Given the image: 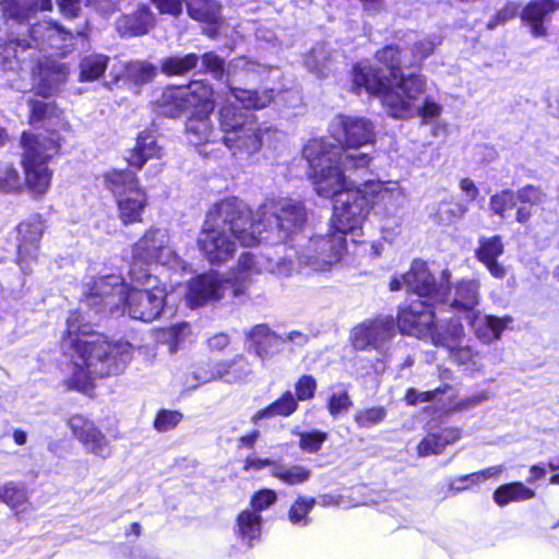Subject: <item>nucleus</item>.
Returning a JSON list of instances; mask_svg holds the SVG:
<instances>
[{"mask_svg": "<svg viewBox=\"0 0 559 559\" xmlns=\"http://www.w3.org/2000/svg\"><path fill=\"white\" fill-rule=\"evenodd\" d=\"M130 283L116 274H103L85 283L87 292L80 302V309L67 319L68 343L75 353L71 385L86 391L95 378L122 372L132 358V347L128 342H108L103 334L96 333L90 323L94 314L108 309L114 313L120 308L122 313L133 320L152 322L165 307L166 286L152 273L128 271Z\"/></svg>", "mask_w": 559, "mask_h": 559, "instance_id": "f257e3e1", "label": "nucleus"}, {"mask_svg": "<svg viewBox=\"0 0 559 559\" xmlns=\"http://www.w3.org/2000/svg\"><path fill=\"white\" fill-rule=\"evenodd\" d=\"M302 155L309 164V176L317 194L335 198L338 228L355 235L372 212L385 240L392 241L400 234L402 212L407 202L405 189L397 181L366 180L357 185L346 175L367 170L372 156L341 150L322 139L308 141Z\"/></svg>", "mask_w": 559, "mask_h": 559, "instance_id": "f03ea898", "label": "nucleus"}, {"mask_svg": "<svg viewBox=\"0 0 559 559\" xmlns=\"http://www.w3.org/2000/svg\"><path fill=\"white\" fill-rule=\"evenodd\" d=\"M439 44L424 37L414 44L411 52L392 45L384 47L376 55L383 69H377L368 61L354 67L353 91L380 96L383 107L393 118L418 116L423 124L433 123L441 116L442 106L432 97L425 96L427 82L424 75H404L402 70L418 67Z\"/></svg>", "mask_w": 559, "mask_h": 559, "instance_id": "7ed1b4c3", "label": "nucleus"}, {"mask_svg": "<svg viewBox=\"0 0 559 559\" xmlns=\"http://www.w3.org/2000/svg\"><path fill=\"white\" fill-rule=\"evenodd\" d=\"M260 224H264V243L280 246L284 253L277 258H269L266 269L285 276L290 275L297 266H308L318 272L330 270L345 251V236L353 234L352 230H342L336 226L335 205L325 236H308L307 211L297 200H266L260 205Z\"/></svg>", "mask_w": 559, "mask_h": 559, "instance_id": "20e7f679", "label": "nucleus"}, {"mask_svg": "<svg viewBox=\"0 0 559 559\" xmlns=\"http://www.w3.org/2000/svg\"><path fill=\"white\" fill-rule=\"evenodd\" d=\"M260 206L255 215L238 198H226L213 205L198 237V246L203 257L213 265L230 260L236 252L237 240L241 246L251 247L264 243V224Z\"/></svg>", "mask_w": 559, "mask_h": 559, "instance_id": "39448f33", "label": "nucleus"}, {"mask_svg": "<svg viewBox=\"0 0 559 559\" xmlns=\"http://www.w3.org/2000/svg\"><path fill=\"white\" fill-rule=\"evenodd\" d=\"M28 107L31 126L45 133L23 132L22 164L29 190L35 195H43L48 191L52 176L48 160L61 146L59 132L70 131V123L52 102L29 99Z\"/></svg>", "mask_w": 559, "mask_h": 559, "instance_id": "423d86ee", "label": "nucleus"}, {"mask_svg": "<svg viewBox=\"0 0 559 559\" xmlns=\"http://www.w3.org/2000/svg\"><path fill=\"white\" fill-rule=\"evenodd\" d=\"M273 98V90L230 88L226 104L219 110V124L224 132L222 141L233 155L239 158L254 155L262 146L264 133L270 131L269 128L262 129L253 115L243 111L237 104L245 109H261Z\"/></svg>", "mask_w": 559, "mask_h": 559, "instance_id": "0eeeda50", "label": "nucleus"}, {"mask_svg": "<svg viewBox=\"0 0 559 559\" xmlns=\"http://www.w3.org/2000/svg\"><path fill=\"white\" fill-rule=\"evenodd\" d=\"M157 263L175 271H185L186 262L170 246V237L166 229L150 228L132 247V260L129 271L136 267V273H151L148 265Z\"/></svg>", "mask_w": 559, "mask_h": 559, "instance_id": "6e6552de", "label": "nucleus"}, {"mask_svg": "<svg viewBox=\"0 0 559 559\" xmlns=\"http://www.w3.org/2000/svg\"><path fill=\"white\" fill-rule=\"evenodd\" d=\"M50 44L56 49L50 57L45 58L38 62L33 78V90L37 95L43 97H51L56 95L61 86L67 82L69 76V69L64 63L55 60L52 57H64L69 51L67 40H72L74 37H48Z\"/></svg>", "mask_w": 559, "mask_h": 559, "instance_id": "1a4fd4ad", "label": "nucleus"}, {"mask_svg": "<svg viewBox=\"0 0 559 559\" xmlns=\"http://www.w3.org/2000/svg\"><path fill=\"white\" fill-rule=\"evenodd\" d=\"M451 273L448 270L441 272L439 288L436 296L441 308L463 314L464 319L472 318L478 311L480 283L476 280H462L454 288L450 286Z\"/></svg>", "mask_w": 559, "mask_h": 559, "instance_id": "9d476101", "label": "nucleus"}, {"mask_svg": "<svg viewBox=\"0 0 559 559\" xmlns=\"http://www.w3.org/2000/svg\"><path fill=\"white\" fill-rule=\"evenodd\" d=\"M233 296L231 278L223 273L209 272L192 277L187 285L186 301L190 308L213 305Z\"/></svg>", "mask_w": 559, "mask_h": 559, "instance_id": "9b49d317", "label": "nucleus"}, {"mask_svg": "<svg viewBox=\"0 0 559 559\" xmlns=\"http://www.w3.org/2000/svg\"><path fill=\"white\" fill-rule=\"evenodd\" d=\"M433 302L419 298L412 299L400 308L396 326L402 334L417 338L436 340L442 342L440 336L433 334L436 311Z\"/></svg>", "mask_w": 559, "mask_h": 559, "instance_id": "f8f14e48", "label": "nucleus"}, {"mask_svg": "<svg viewBox=\"0 0 559 559\" xmlns=\"http://www.w3.org/2000/svg\"><path fill=\"white\" fill-rule=\"evenodd\" d=\"M396 335V322L393 317L385 316L365 321L352 331V344L358 350L374 349L386 354Z\"/></svg>", "mask_w": 559, "mask_h": 559, "instance_id": "ddd939ff", "label": "nucleus"}, {"mask_svg": "<svg viewBox=\"0 0 559 559\" xmlns=\"http://www.w3.org/2000/svg\"><path fill=\"white\" fill-rule=\"evenodd\" d=\"M213 96L212 87L204 81H192L187 86H168L157 100L160 112L176 117L182 111L194 108L200 102Z\"/></svg>", "mask_w": 559, "mask_h": 559, "instance_id": "4468645a", "label": "nucleus"}, {"mask_svg": "<svg viewBox=\"0 0 559 559\" xmlns=\"http://www.w3.org/2000/svg\"><path fill=\"white\" fill-rule=\"evenodd\" d=\"M330 132L346 148H359L374 141V126L362 117L338 115L331 121Z\"/></svg>", "mask_w": 559, "mask_h": 559, "instance_id": "2eb2a0df", "label": "nucleus"}, {"mask_svg": "<svg viewBox=\"0 0 559 559\" xmlns=\"http://www.w3.org/2000/svg\"><path fill=\"white\" fill-rule=\"evenodd\" d=\"M252 373V365L245 355H236L231 359L218 360L200 367L193 372L197 381L192 386L222 380L226 383H242Z\"/></svg>", "mask_w": 559, "mask_h": 559, "instance_id": "dca6fc26", "label": "nucleus"}, {"mask_svg": "<svg viewBox=\"0 0 559 559\" xmlns=\"http://www.w3.org/2000/svg\"><path fill=\"white\" fill-rule=\"evenodd\" d=\"M44 231L45 224L38 214L29 216L17 226L19 262L23 272H28L29 263L36 260Z\"/></svg>", "mask_w": 559, "mask_h": 559, "instance_id": "f3484780", "label": "nucleus"}, {"mask_svg": "<svg viewBox=\"0 0 559 559\" xmlns=\"http://www.w3.org/2000/svg\"><path fill=\"white\" fill-rule=\"evenodd\" d=\"M69 426L85 449L99 457L111 455L112 449L106 436L84 416L74 415L69 419Z\"/></svg>", "mask_w": 559, "mask_h": 559, "instance_id": "a211bd4d", "label": "nucleus"}, {"mask_svg": "<svg viewBox=\"0 0 559 559\" xmlns=\"http://www.w3.org/2000/svg\"><path fill=\"white\" fill-rule=\"evenodd\" d=\"M193 109L192 116L186 123L189 141L194 145L215 142L216 138L210 121V115L214 109L213 96H209L206 100L200 102Z\"/></svg>", "mask_w": 559, "mask_h": 559, "instance_id": "6ab92c4d", "label": "nucleus"}, {"mask_svg": "<svg viewBox=\"0 0 559 559\" xmlns=\"http://www.w3.org/2000/svg\"><path fill=\"white\" fill-rule=\"evenodd\" d=\"M403 281L406 290L413 292L417 298L438 304L439 297L436 296V290L439 288V284L436 283L426 262L414 261L411 270L403 274Z\"/></svg>", "mask_w": 559, "mask_h": 559, "instance_id": "aec40b11", "label": "nucleus"}, {"mask_svg": "<svg viewBox=\"0 0 559 559\" xmlns=\"http://www.w3.org/2000/svg\"><path fill=\"white\" fill-rule=\"evenodd\" d=\"M504 253V243L499 235L481 236L475 249V258L488 270L491 276L502 280L507 276V269L498 260Z\"/></svg>", "mask_w": 559, "mask_h": 559, "instance_id": "412c9836", "label": "nucleus"}, {"mask_svg": "<svg viewBox=\"0 0 559 559\" xmlns=\"http://www.w3.org/2000/svg\"><path fill=\"white\" fill-rule=\"evenodd\" d=\"M473 328L477 338L484 344H490L501 337L504 329L512 322L508 316L503 318L495 316H481L479 310L472 318L465 319Z\"/></svg>", "mask_w": 559, "mask_h": 559, "instance_id": "4be33fe9", "label": "nucleus"}, {"mask_svg": "<svg viewBox=\"0 0 559 559\" xmlns=\"http://www.w3.org/2000/svg\"><path fill=\"white\" fill-rule=\"evenodd\" d=\"M248 350L253 352L261 360L266 359L281 345V334L272 331L266 324H257L246 333Z\"/></svg>", "mask_w": 559, "mask_h": 559, "instance_id": "5701e85b", "label": "nucleus"}, {"mask_svg": "<svg viewBox=\"0 0 559 559\" xmlns=\"http://www.w3.org/2000/svg\"><path fill=\"white\" fill-rule=\"evenodd\" d=\"M118 216L123 225L142 222L147 206V194L143 188L116 200Z\"/></svg>", "mask_w": 559, "mask_h": 559, "instance_id": "b1692460", "label": "nucleus"}, {"mask_svg": "<svg viewBox=\"0 0 559 559\" xmlns=\"http://www.w3.org/2000/svg\"><path fill=\"white\" fill-rule=\"evenodd\" d=\"M260 270L261 267L259 262L251 253H242L239 257L237 266L234 270L224 273L227 277L231 278L233 297L242 296L250 284L251 276L254 273L260 272Z\"/></svg>", "mask_w": 559, "mask_h": 559, "instance_id": "393cba45", "label": "nucleus"}, {"mask_svg": "<svg viewBox=\"0 0 559 559\" xmlns=\"http://www.w3.org/2000/svg\"><path fill=\"white\" fill-rule=\"evenodd\" d=\"M163 150L157 144L153 133L143 131L138 135L135 146L128 157L129 165L141 169L144 164L153 158H160Z\"/></svg>", "mask_w": 559, "mask_h": 559, "instance_id": "a878e982", "label": "nucleus"}, {"mask_svg": "<svg viewBox=\"0 0 559 559\" xmlns=\"http://www.w3.org/2000/svg\"><path fill=\"white\" fill-rule=\"evenodd\" d=\"M104 185L112 193L115 200L139 190V179L130 169H112L104 175Z\"/></svg>", "mask_w": 559, "mask_h": 559, "instance_id": "bb28decb", "label": "nucleus"}, {"mask_svg": "<svg viewBox=\"0 0 559 559\" xmlns=\"http://www.w3.org/2000/svg\"><path fill=\"white\" fill-rule=\"evenodd\" d=\"M559 9V0H535L522 11V20L528 23L535 35H544V20Z\"/></svg>", "mask_w": 559, "mask_h": 559, "instance_id": "cd10ccee", "label": "nucleus"}, {"mask_svg": "<svg viewBox=\"0 0 559 559\" xmlns=\"http://www.w3.org/2000/svg\"><path fill=\"white\" fill-rule=\"evenodd\" d=\"M262 531V516L251 510H243L237 518L235 533L248 547L260 539Z\"/></svg>", "mask_w": 559, "mask_h": 559, "instance_id": "c85d7f7f", "label": "nucleus"}, {"mask_svg": "<svg viewBox=\"0 0 559 559\" xmlns=\"http://www.w3.org/2000/svg\"><path fill=\"white\" fill-rule=\"evenodd\" d=\"M154 24V17L147 8H139L133 14L121 16L117 28L121 35H145Z\"/></svg>", "mask_w": 559, "mask_h": 559, "instance_id": "c756f323", "label": "nucleus"}, {"mask_svg": "<svg viewBox=\"0 0 559 559\" xmlns=\"http://www.w3.org/2000/svg\"><path fill=\"white\" fill-rule=\"evenodd\" d=\"M38 10L51 11V0H5L3 12L7 16L17 22L26 21L32 14Z\"/></svg>", "mask_w": 559, "mask_h": 559, "instance_id": "7c9ffc66", "label": "nucleus"}, {"mask_svg": "<svg viewBox=\"0 0 559 559\" xmlns=\"http://www.w3.org/2000/svg\"><path fill=\"white\" fill-rule=\"evenodd\" d=\"M535 497V490L520 481L499 486L493 492V500L498 506H507L511 502H522Z\"/></svg>", "mask_w": 559, "mask_h": 559, "instance_id": "2f4dec72", "label": "nucleus"}, {"mask_svg": "<svg viewBox=\"0 0 559 559\" xmlns=\"http://www.w3.org/2000/svg\"><path fill=\"white\" fill-rule=\"evenodd\" d=\"M311 469L300 464L277 463L271 469V475L285 485L297 486L307 483L311 477Z\"/></svg>", "mask_w": 559, "mask_h": 559, "instance_id": "473e14b6", "label": "nucleus"}, {"mask_svg": "<svg viewBox=\"0 0 559 559\" xmlns=\"http://www.w3.org/2000/svg\"><path fill=\"white\" fill-rule=\"evenodd\" d=\"M189 15L197 21L207 24H218L222 20L221 5L213 0H188Z\"/></svg>", "mask_w": 559, "mask_h": 559, "instance_id": "72a5a7b5", "label": "nucleus"}, {"mask_svg": "<svg viewBox=\"0 0 559 559\" xmlns=\"http://www.w3.org/2000/svg\"><path fill=\"white\" fill-rule=\"evenodd\" d=\"M433 334L440 336L442 342L430 340L437 346H444L448 349L462 343L465 332L459 319H450L447 325H437L433 322Z\"/></svg>", "mask_w": 559, "mask_h": 559, "instance_id": "f704fd0d", "label": "nucleus"}, {"mask_svg": "<svg viewBox=\"0 0 559 559\" xmlns=\"http://www.w3.org/2000/svg\"><path fill=\"white\" fill-rule=\"evenodd\" d=\"M297 408V402L292 392H285L278 400L269 405L267 407L258 411L252 416V421L258 424L263 418H271L275 416H289Z\"/></svg>", "mask_w": 559, "mask_h": 559, "instance_id": "c9c22d12", "label": "nucleus"}, {"mask_svg": "<svg viewBox=\"0 0 559 559\" xmlns=\"http://www.w3.org/2000/svg\"><path fill=\"white\" fill-rule=\"evenodd\" d=\"M108 63V57L99 53L88 55L80 61V82H92L102 76Z\"/></svg>", "mask_w": 559, "mask_h": 559, "instance_id": "e433bc0d", "label": "nucleus"}, {"mask_svg": "<svg viewBox=\"0 0 559 559\" xmlns=\"http://www.w3.org/2000/svg\"><path fill=\"white\" fill-rule=\"evenodd\" d=\"M316 506V499L312 497L298 496L288 510V521L290 524L305 527L310 524L309 513Z\"/></svg>", "mask_w": 559, "mask_h": 559, "instance_id": "4c0bfd02", "label": "nucleus"}, {"mask_svg": "<svg viewBox=\"0 0 559 559\" xmlns=\"http://www.w3.org/2000/svg\"><path fill=\"white\" fill-rule=\"evenodd\" d=\"M449 352L455 362L466 366V370L471 372L479 371L484 367L483 356L469 346L459 344L454 348H449Z\"/></svg>", "mask_w": 559, "mask_h": 559, "instance_id": "58836bf2", "label": "nucleus"}, {"mask_svg": "<svg viewBox=\"0 0 559 559\" xmlns=\"http://www.w3.org/2000/svg\"><path fill=\"white\" fill-rule=\"evenodd\" d=\"M199 57L188 53L183 57H168L162 61V72L166 75H181L197 67Z\"/></svg>", "mask_w": 559, "mask_h": 559, "instance_id": "ea45409f", "label": "nucleus"}, {"mask_svg": "<svg viewBox=\"0 0 559 559\" xmlns=\"http://www.w3.org/2000/svg\"><path fill=\"white\" fill-rule=\"evenodd\" d=\"M124 75L134 84H145L155 78L156 68L146 61H132L124 66Z\"/></svg>", "mask_w": 559, "mask_h": 559, "instance_id": "a19ab883", "label": "nucleus"}, {"mask_svg": "<svg viewBox=\"0 0 559 559\" xmlns=\"http://www.w3.org/2000/svg\"><path fill=\"white\" fill-rule=\"evenodd\" d=\"M191 334L190 325L181 322L163 330L162 336L171 354L176 353Z\"/></svg>", "mask_w": 559, "mask_h": 559, "instance_id": "79ce46f5", "label": "nucleus"}, {"mask_svg": "<svg viewBox=\"0 0 559 559\" xmlns=\"http://www.w3.org/2000/svg\"><path fill=\"white\" fill-rule=\"evenodd\" d=\"M27 499V492L24 486L15 483H7L0 486V500L12 508L21 506Z\"/></svg>", "mask_w": 559, "mask_h": 559, "instance_id": "37998d69", "label": "nucleus"}, {"mask_svg": "<svg viewBox=\"0 0 559 559\" xmlns=\"http://www.w3.org/2000/svg\"><path fill=\"white\" fill-rule=\"evenodd\" d=\"M518 202L516 192L511 190H503L490 198L489 205L495 214L503 217L504 213L508 210L513 209Z\"/></svg>", "mask_w": 559, "mask_h": 559, "instance_id": "c03bdc74", "label": "nucleus"}, {"mask_svg": "<svg viewBox=\"0 0 559 559\" xmlns=\"http://www.w3.org/2000/svg\"><path fill=\"white\" fill-rule=\"evenodd\" d=\"M385 415V408L381 406L365 408L355 414V421L361 428H370L383 421Z\"/></svg>", "mask_w": 559, "mask_h": 559, "instance_id": "a18cd8bd", "label": "nucleus"}, {"mask_svg": "<svg viewBox=\"0 0 559 559\" xmlns=\"http://www.w3.org/2000/svg\"><path fill=\"white\" fill-rule=\"evenodd\" d=\"M22 187L17 169L11 164L0 165V188L4 191H16Z\"/></svg>", "mask_w": 559, "mask_h": 559, "instance_id": "49530a36", "label": "nucleus"}, {"mask_svg": "<svg viewBox=\"0 0 559 559\" xmlns=\"http://www.w3.org/2000/svg\"><path fill=\"white\" fill-rule=\"evenodd\" d=\"M329 59L328 52L323 46L313 48L306 57L307 68L316 72L318 75H326V61Z\"/></svg>", "mask_w": 559, "mask_h": 559, "instance_id": "de8ad7c7", "label": "nucleus"}, {"mask_svg": "<svg viewBox=\"0 0 559 559\" xmlns=\"http://www.w3.org/2000/svg\"><path fill=\"white\" fill-rule=\"evenodd\" d=\"M182 415L175 411H160L154 421V427L160 432L174 429L181 420Z\"/></svg>", "mask_w": 559, "mask_h": 559, "instance_id": "09e8293b", "label": "nucleus"}, {"mask_svg": "<svg viewBox=\"0 0 559 559\" xmlns=\"http://www.w3.org/2000/svg\"><path fill=\"white\" fill-rule=\"evenodd\" d=\"M518 201L531 205H539L545 202L546 193L538 187L527 185L516 191Z\"/></svg>", "mask_w": 559, "mask_h": 559, "instance_id": "8fccbe9b", "label": "nucleus"}, {"mask_svg": "<svg viewBox=\"0 0 559 559\" xmlns=\"http://www.w3.org/2000/svg\"><path fill=\"white\" fill-rule=\"evenodd\" d=\"M326 438L328 435L322 431L304 432L300 435L299 445L306 452L316 453L320 450Z\"/></svg>", "mask_w": 559, "mask_h": 559, "instance_id": "3c124183", "label": "nucleus"}, {"mask_svg": "<svg viewBox=\"0 0 559 559\" xmlns=\"http://www.w3.org/2000/svg\"><path fill=\"white\" fill-rule=\"evenodd\" d=\"M443 449L439 433H429L417 445V453L419 456H429L441 453Z\"/></svg>", "mask_w": 559, "mask_h": 559, "instance_id": "603ef678", "label": "nucleus"}, {"mask_svg": "<svg viewBox=\"0 0 559 559\" xmlns=\"http://www.w3.org/2000/svg\"><path fill=\"white\" fill-rule=\"evenodd\" d=\"M277 499V495L272 489H262L255 492L250 501V506L252 508V512H257L258 514L272 506Z\"/></svg>", "mask_w": 559, "mask_h": 559, "instance_id": "864d4df0", "label": "nucleus"}, {"mask_svg": "<svg viewBox=\"0 0 559 559\" xmlns=\"http://www.w3.org/2000/svg\"><path fill=\"white\" fill-rule=\"evenodd\" d=\"M488 400V394L486 392H480L478 394H474L471 396H466L461 399L459 402L454 403L448 408V412H464L468 411L481 402Z\"/></svg>", "mask_w": 559, "mask_h": 559, "instance_id": "5fc2aeb1", "label": "nucleus"}, {"mask_svg": "<svg viewBox=\"0 0 559 559\" xmlns=\"http://www.w3.org/2000/svg\"><path fill=\"white\" fill-rule=\"evenodd\" d=\"M352 405L350 399L346 392L334 393L329 401V412L332 416H337L341 412L347 411Z\"/></svg>", "mask_w": 559, "mask_h": 559, "instance_id": "6e6d98bb", "label": "nucleus"}, {"mask_svg": "<svg viewBox=\"0 0 559 559\" xmlns=\"http://www.w3.org/2000/svg\"><path fill=\"white\" fill-rule=\"evenodd\" d=\"M316 380L310 376H304L296 383V394L298 400L306 401L313 396L316 390Z\"/></svg>", "mask_w": 559, "mask_h": 559, "instance_id": "4d7b16f0", "label": "nucleus"}, {"mask_svg": "<svg viewBox=\"0 0 559 559\" xmlns=\"http://www.w3.org/2000/svg\"><path fill=\"white\" fill-rule=\"evenodd\" d=\"M236 67L241 68L246 72V75L252 76V79L269 72V68L266 66L248 60L246 58L238 59Z\"/></svg>", "mask_w": 559, "mask_h": 559, "instance_id": "13d9d810", "label": "nucleus"}, {"mask_svg": "<svg viewBox=\"0 0 559 559\" xmlns=\"http://www.w3.org/2000/svg\"><path fill=\"white\" fill-rule=\"evenodd\" d=\"M202 67L211 72L215 78H218L223 73V61L216 55L212 52L204 53L201 57Z\"/></svg>", "mask_w": 559, "mask_h": 559, "instance_id": "bf43d9fd", "label": "nucleus"}, {"mask_svg": "<svg viewBox=\"0 0 559 559\" xmlns=\"http://www.w3.org/2000/svg\"><path fill=\"white\" fill-rule=\"evenodd\" d=\"M230 344V337L227 333L219 332L215 333L211 337L207 338V346L212 352H223Z\"/></svg>", "mask_w": 559, "mask_h": 559, "instance_id": "052dcab7", "label": "nucleus"}, {"mask_svg": "<svg viewBox=\"0 0 559 559\" xmlns=\"http://www.w3.org/2000/svg\"><path fill=\"white\" fill-rule=\"evenodd\" d=\"M438 390L436 391H417L415 389H408L405 395V401L409 405H415L420 402H428L435 397L436 394H438Z\"/></svg>", "mask_w": 559, "mask_h": 559, "instance_id": "680f3d73", "label": "nucleus"}, {"mask_svg": "<svg viewBox=\"0 0 559 559\" xmlns=\"http://www.w3.org/2000/svg\"><path fill=\"white\" fill-rule=\"evenodd\" d=\"M57 5L61 14L67 17H74L81 10L82 0H57Z\"/></svg>", "mask_w": 559, "mask_h": 559, "instance_id": "e2e57ef3", "label": "nucleus"}, {"mask_svg": "<svg viewBox=\"0 0 559 559\" xmlns=\"http://www.w3.org/2000/svg\"><path fill=\"white\" fill-rule=\"evenodd\" d=\"M160 13L177 15L181 12L182 5L180 0H152Z\"/></svg>", "mask_w": 559, "mask_h": 559, "instance_id": "0e129e2a", "label": "nucleus"}, {"mask_svg": "<svg viewBox=\"0 0 559 559\" xmlns=\"http://www.w3.org/2000/svg\"><path fill=\"white\" fill-rule=\"evenodd\" d=\"M516 12H518L516 5H507L506 8H503L502 10H500L497 13V15H496L493 21H490L488 23L487 28L489 31H492L495 28L496 24L506 23L507 21L512 19L516 14Z\"/></svg>", "mask_w": 559, "mask_h": 559, "instance_id": "69168bd1", "label": "nucleus"}, {"mask_svg": "<svg viewBox=\"0 0 559 559\" xmlns=\"http://www.w3.org/2000/svg\"><path fill=\"white\" fill-rule=\"evenodd\" d=\"M44 33H47L48 35H55V34L63 33V29L56 22L44 21V22L39 23L38 25H36V27L32 31L31 35H39V34H44Z\"/></svg>", "mask_w": 559, "mask_h": 559, "instance_id": "338daca9", "label": "nucleus"}, {"mask_svg": "<svg viewBox=\"0 0 559 559\" xmlns=\"http://www.w3.org/2000/svg\"><path fill=\"white\" fill-rule=\"evenodd\" d=\"M130 559H163L159 555L148 551L147 549L136 546L130 549Z\"/></svg>", "mask_w": 559, "mask_h": 559, "instance_id": "774afa93", "label": "nucleus"}]
</instances>
